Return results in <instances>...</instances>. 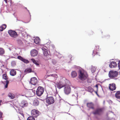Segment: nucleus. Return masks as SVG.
I'll list each match as a JSON object with an SVG mask.
<instances>
[{"mask_svg":"<svg viewBox=\"0 0 120 120\" xmlns=\"http://www.w3.org/2000/svg\"><path fill=\"white\" fill-rule=\"evenodd\" d=\"M40 39L38 38H36L34 40V42L36 44H38L39 42Z\"/></svg>","mask_w":120,"mask_h":120,"instance_id":"cd10ccee","label":"nucleus"},{"mask_svg":"<svg viewBox=\"0 0 120 120\" xmlns=\"http://www.w3.org/2000/svg\"><path fill=\"white\" fill-rule=\"evenodd\" d=\"M88 90H89L90 91H92L93 90V89L90 86L88 87Z\"/></svg>","mask_w":120,"mask_h":120,"instance_id":"f704fd0d","label":"nucleus"},{"mask_svg":"<svg viewBox=\"0 0 120 120\" xmlns=\"http://www.w3.org/2000/svg\"><path fill=\"white\" fill-rule=\"evenodd\" d=\"M2 78L3 79L5 80H8V76H7V74L5 73L4 74L2 75Z\"/></svg>","mask_w":120,"mask_h":120,"instance_id":"5701e85b","label":"nucleus"},{"mask_svg":"<svg viewBox=\"0 0 120 120\" xmlns=\"http://www.w3.org/2000/svg\"><path fill=\"white\" fill-rule=\"evenodd\" d=\"M115 97L117 99H120V91H118L116 93Z\"/></svg>","mask_w":120,"mask_h":120,"instance_id":"412c9836","label":"nucleus"},{"mask_svg":"<svg viewBox=\"0 0 120 120\" xmlns=\"http://www.w3.org/2000/svg\"><path fill=\"white\" fill-rule=\"evenodd\" d=\"M4 0L5 1V2L6 3H7V0Z\"/></svg>","mask_w":120,"mask_h":120,"instance_id":"4c0bfd02","label":"nucleus"},{"mask_svg":"<svg viewBox=\"0 0 120 120\" xmlns=\"http://www.w3.org/2000/svg\"><path fill=\"white\" fill-rule=\"evenodd\" d=\"M118 72L116 71H109V76L110 78H115L118 75Z\"/></svg>","mask_w":120,"mask_h":120,"instance_id":"20e7f679","label":"nucleus"},{"mask_svg":"<svg viewBox=\"0 0 120 120\" xmlns=\"http://www.w3.org/2000/svg\"><path fill=\"white\" fill-rule=\"evenodd\" d=\"M87 75L85 74L83 72L81 71H80L79 77L80 79L82 80H84L87 79Z\"/></svg>","mask_w":120,"mask_h":120,"instance_id":"39448f33","label":"nucleus"},{"mask_svg":"<svg viewBox=\"0 0 120 120\" xmlns=\"http://www.w3.org/2000/svg\"><path fill=\"white\" fill-rule=\"evenodd\" d=\"M87 107L89 108L93 109H94V104L92 102L87 103Z\"/></svg>","mask_w":120,"mask_h":120,"instance_id":"a211bd4d","label":"nucleus"},{"mask_svg":"<svg viewBox=\"0 0 120 120\" xmlns=\"http://www.w3.org/2000/svg\"><path fill=\"white\" fill-rule=\"evenodd\" d=\"M5 82L6 83V84L5 86V88H7L8 87V84L9 83V81L8 80H6L5 81Z\"/></svg>","mask_w":120,"mask_h":120,"instance_id":"72a5a7b5","label":"nucleus"},{"mask_svg":"<svg viewBox=\"0 0 120 120\" xmlns=\"http://www.w3.org/2000/svg\"><path fill=\"white\" fill-rule=\"evenodd\" d=\"M31 69L30 68L26 69L24 71L26 73L31 72Z\"/></svg>","mask_w":120,"mask_h":120,"instance_id":"c85d7f7f","label":"nucleus"},{"mask_svg":"<svg viewBox=\"0 0 120 120\" xmlns=\"http://www.w3.org/2000/svg\"><path fill=\"white\" fill-rule=\"evenodd\" d=\"M118 65L119 69H120V61H119V63L118 64Z\"/></svg>","mask_w":120,"mask_h":120,"instance_id":"c9c22d12","label":"nucleus"},{"mask_svg":"<svg viewBox=\"0 0 120 120\" xmlns=\"http://www.w3.org/2000/svg\"><path fill=\"white\" fill-rule=\"evenodd\" d=\"M96 68L94 67H92L91 69V70L92 73H94L95 71Z\"/></svg>","mask_w":120,"mask_h":120,"instance_id":"473e14b6","label":"nucleus"},{"mask_svg":"<svg viewBox=\"0 0 120 120\" xmlns=\"http://www.w3.org/2000/svg\"><path fill=\"white\" fill-rule=\"evenodd\" d=\"M109 88L110 90L112 91L115 90L116 89L115 84L114 83L109 84Z\"/></svg>","mask_w":120,"mask_h":120,"instance_id":"9b49d317","label":"nucleus"},{"mask_svg":"<svg viewBox=\"0 0 120 120\" xmlns=\"http://www.w3.org/2000/svg\"><path fill=\"white\" fill-rule=\"evenodd\" d=\"M77 75V73L75 71H73L71 73V75L72 77H75Z\"/></svg>","mask_w":120,"mask_h":120,"instance_id":"4be33fe9","label":"nucleus"},{"mask_svg":"<svg viewBox=\"0 0 120 120\" xmlns=\"http://www.w3.org/2000/svg\"><path fill=\"white\" fill-rule=\"evenodd\" d=\"M96 87H98V86L97 85H96Z\"/></svg>","mask_w":120,"mask_h":120,"instance_id":"ea45409f","label":"nucleus"},{"mask_svg":"<svg viewBox=\"0 0 120 120\" xmlns=\"http://www.w3.org/2000/svg\"><path fill=\"white\" fill-rule=\"evenodd\" d=\"M117 65L116 63L115 62H112L109 64V66L111 68H115Z\"/></svg>","mask_w":120,"mask_h":120,"instance_id":"f3484780","label":"nucleus"},{"mask_svg":"<svg viewBox=\"0 0 120 120\" xmlns=\"http://www.w3.org/2000/svg\"><path fill=\"white\" fill-rule=\"evenodd\" d=\"M66 80L64 78L61 79L59 82L56 83L57 88L60 89L61 88L64 87L67 84L66 82Z\"/></svg>","mask_w":120,"mask_h":120,"instance_id":"f257e3e1","label":"nucleus"},{"mask_svg":"<svg viewBox=\"0 0 120 120\" xmlns=\"http://www.w3.org/2000/svg\"><path fill=\"white\" fill-rule=\"evenodd\" d=\"M39 104V102L38 100L37 99H35L33 101V105L35 106L38 105Z\"/></svg>","mask_w":120,"mask_h":120,"instance_id":"aec40b11","label":"nucleus"},{"mask_svg":"<svg viewBox=\"0 0 120 120\" xmlns=\"http://www.w3.org/2000/svg\"><path fill=\"white\" fill-rule=\"evenodd\" d=\"M28 105V103L26 101H22L20 104V106L23 108L27 106Z\"/></svg>","mask_w":120,"mask_h":120,"instance_id":"f8f14e48","label":"nucleus"},{"mask_svg":"<svg viewBox=\"0 0 120 120\" xmlns=\"http://www.w3.org/2000/svg\"><path fill=\"white\" fill-rule=\"evenodd\" d=\"M10 74L12 76H14L16 74V71L14 69H12L10 72Z\"/></svg>","mask_w":120,"mask_h":120,"instance_id":"6ab92c4d","label":"nucleus"},{"mask_svg":"<svg viewBox=\"0 0 120 120\" xmlns=\"http://www.w3.org/2000/svg\"><path fill=\"white\" fill-rule=\"evenodd\" d=\"M39 114V112L36 109L32 110L31 112V115L33 117H36Z\"/></svg>","mask_w":120,"mask_h":120,"instance_id":"9d476101","label":"nucleus"},{"mask_svg":"<svg viewBox=\"0 0 120 120\" xmlns=\"http://www.w3.org/2000/svg\"><path fill=\"white\" fill-rule=\"evenodd\" d=\"M105 37H106L109 38V35H106V36H105Z\"/></svg>","mask_w":120,"mask_h":120,"instance_id":"e433bc0d","label":"nucleus"},{"mask_svg":"<svg viewBox=\"0 0 120 120\" xmlns=\"http://www.w3.org/2000/svg\"><path fill=\"white\" fill-rule=\"evenodd\" d=\"M41 49L43 50L44 55L45 56L44 57V59L46 60L50 59V58L49 56V54L47 50L44 47H42Z\"/></svg>","mask_w":120,"mask_h":120,"instance_id":"f03ea898","label":"nucleus"},{"mask_svg":"<svg viewBox=\"0 0 120 120\" xmlns=\"http://www.w3.org/2000/svg\"><path fill=\"white\" fill-rule=\"evenodd\" d=\"M31 60L35 64L38 65L39 64V63L37 61H36L34 59H32Z\"/></svg>","mask_w":120,"mask_h":120,"instance_id":"a878e982","label":"nucleus"},{"mask_svg":"<svg viewBox=\"0 0 120 120\" xmlns=\"http://www.w3.org/2000/svg\"><path fill=\"white\" fill-rule=\"evenodd\" d=\"M8 33L10 36L13 38H16L18 36L17 33L14 30H9L8 31Z\"/></svg>","mask_w":120,"mask_h":120,"instance_id":"0eeeda50","label":"nucleus"},{"mask_svg":"<svg viewBox=\"0 0 120 120\" xmlns=\"http://www.w3.org/2000/svg\"><path fill=\"white\" fill-rule=\"evenodd\" d=\"M27 120H35L33 117L31 116L28 117Z\"/></svg>","mask_w":120,"mask_h":120,"instance_id":"7c9ffc66","label":"nucleus"},{"mask_svg":"<svg viewBox=\"0 0 120 120\" xmlns=\"http://www.w3.org/2000/svg\"><path fill=\"white\" fill-rule=\"evenodd\" d=\"M8 95V97L11 99H13L15 98V96L12 93H9Z\"/></svg>","mask_w":120,"mask_h":120,"instance_id":"393cba45","label":"nucleus"},{"mask_svg":"<svg viewBox=\"0 0 120 120\" xmlns=\"http://www.w3.org/2000/svg\"><path fill=\"white\" fill-rule=\"evenodd\" d=\"M17 58L25 63L27 64L29 62V61L27 60L24 59L20 56H18L17 57Z\"/></svg>","mask_w":120,"mask_h":120,"instance_id":"2eb2a0df","label":"nucleus"},{"mask_svg":"<svg viewBox=\"0 0 120 120\" xmlns=\"http://www.w3.org/2000/svg\"><path fill=\"white\" fill-rule=\"evenodd\" d=\"M37 82V78L35 77H33L31 78L30 80V83L32 84L35 85Z\"/></svg>","mask_w":120,"mask_h":120,"instance_id":"ddd939ff","label":"nucleus"},{"mask_svg":"<svg viewBox=\"0 0 120 120\" xmlns=\"http://www.w3.org/2000/svg\"><path fill=\"white\" fill-rule=\"evenodd\" d=\"M44 91V89L43 87L39 86L36 91L37 95L38 96H41L43 94Z\"/></svg>","mask_w":120,"mask_h":120,"instance_id":"7ed1b4c3","label":"nucleus"},{"mask_svg":"<svg viewBox=\"0 0 120 120\" xmlns=\"http://www.w3.org/2000/svg\"><path fill=\"white\" fill-rule=\"evenodd\" d=\"M99 46L98 45L96 46L95 48V49L93 51V53L92 55L94 56H95V55L98 54V51L99 50Z\"/></svg>","mask_w":120,"mask_h":120,"instance_id":"4468645a","label":"nucleus"},{"mask_svg":"<svg viewBox=\"0 0 120 120\" xmlns=\"http://www.w3.org/2000/svg\"><path fill=\"white\" fill-rule=\"evenodd\" d=\"M2 102V101L1 100H0V106L1 105V102Z\"/></svg>","mask_w":120,"mask_h":120,"instance_id":"58836bf2","label":"nucleus"},{"mask_svg":"<svg viewBox=\"0 0 120 120\" xmlns=\"http://www.w3.org/2000/svg\"><path fill=\"white\" fill-rule=\"evenodd\" d=\"M96 93L97 94V92H96Z\"/></svg>","mask_w":120,"mask_h":120,"instance_id":"a19ab883","label":"nucleus"},{"mask_svg":"<svg viewBox=\"0 0 120 120\" xmlns=\"http://www.w3.org/2000/svg\"><path fill=\"white\" fill-rule=\"evenodd\" d=\"M49 76H51V77H55L56 78L58 77L57 75L56 74L50 75Z\"/></svg>","mask_w":120,"mask_h":120,"instance_id":"c756f323","label":"nucleus"},{"mask_svg":"<svg viewBox=\"0 0 120 120\" xmlns=\"http://www.w3.org/2000/svg\"><path fill=\"white\" fill-rule=\"evenodd\" d=\"M6 27V25L5 24H3L2 25L1 27H0V31H2Z\"/></svg>","mask_w":120,"mask_h":120,"instance_id":"b1692460","label":"nucleus"},{"mask_svg":"<svg viewBox=\"0 0 120 120\" xmlns=\"http://www.w3.org/2000/svg\"><path fill=\"white\" fill-rule=\"evenodd\" d=\"M5 53L4 49L2 48H0V55L4 54Z\"/></svg>","mask_w":120,"mask_h":120,"instance_id":"bb28decb","label":"nucleus"},{"mask_svg":"<svg viewBox=\"0 0 120 120\" xmlns=\"http://www.w3.org/2000/svg\"><path fill=\"white\" fill-rule=\"evenodd\" d=\"M38 54V52L35 49H33L31 51V54L32 56H35L37 55Z\"/></svg>","mask_w":120,"mask_h":120,"instance_id":"dca6fc26","label":"nucleus"},{"mask_svg":"<svg viewBox=\"0 0 120 120\" xmlns=\"http://www.w3.org/2000/svg\"><path fill=\"white\" fill-rule=\"evenodd\" d=\"M46 102L49 104H53L54 102V98L52 97H48L46 99Z\"/></svg>","mask_w":120,"mask_h":120,"instance_id":"1a4fd4ad","label":"nucleus"},{"mask_svg":"<svg viewBox=\"0 0 120 120\" xmlns=\"http://www.w3.org/2000/svg\"><path fill=\"white\" fill-rule=\"evenodd\" d=\"M103 109L102 108H98L96 109L95 111L93 112V113L94 115L97 114L99 115H101L103 112Z\"/></svg>","mask_w":120,"mask_h":120,"instance_id":"423d86ee","label":"nucleus"},{"mask_svg":"<svg viewBox=\"0 0 120 120\" xmlns=\"http://www.w3.org/2000/svg\"><path fill=\"white\" fill-rule=\"evenodd\" d=\"M71 89L69 86L68 84H67L64 87V93L66 94H68L70 92Z\"/></svg>","mask_w":120,"mask_h":120,"instance_id":"6e6552de","label":"nucleus"},{"mask_svg":"<svg viewBox=\"0 0 120 120\" xmlns=\"http://www.w3.org/2000/svg\"><path fill=\"white\" fill-rule=\"evenodd\" d=\"M21 34H22V36L24 38L26 37H27V35L26 33L25 32L24 33H22V32H21Z\"/></svg>","mask_w":120,"mask_h":120,"instance_id":"2f4dec72","label":"nucleus"}]
</instances>
